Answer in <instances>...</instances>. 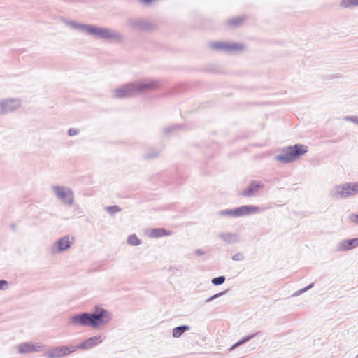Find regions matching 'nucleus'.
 I'll use <instances>...</instances> for the list:
<instances>
[{"mask_svg":"<svg viewBox=\"0 0 358 358\" xmlns=\"http://www.w3.org/2000/svg\"><path fill=\"white\" fill-rule=\"evenodd\" d=\"M127 242L134 246L139 245L141 243V239L136 234H131L128 236Z\"/></svg>","mask_w":358,"mask_h":358,"instance_id":"obj_19","label":"nucleus"},{"mask_svg":"<svg viewBox=\"0 0 358 358\" xmlns=\"http://www.w3.org/2000/svg\"><path fill=\"white\" fill-rule=\"evenodd\" d=\"M358 194V181L338 183L332 186L329 195L335 199H347Z\"/></svg>","mask_w":358,"mask_h":358,"instance_id":"obj_4","label":"nucleus"},{"mask_svg":"<svg viewBox=\"0 0 358 358\" xmlns=\"http://www.w3.org/2000/svg\"><path fill=\"white\" fill-rule=\"evenodd\" d=\"M106 210L110 214H115L120 211V208L117 206H108L106 208Z\"/></svg>","mask_w":358,"mask_h":358,"instance_id":"obj_24","label":"nucleus"},{"mask_svg":"<svg viewBox=\"0 0 358 358\" xmlns=\"http://www.w3.org/2000/svg\"><path fill=\"white\" fill-rule=\"evenodd\" d=\"M76 350L74 345L57 346L49 348L45 352V356L49 358H60L72 353Z\"/></svg>","mask_w":358,"mask_h":358,"instance_id":"obj_11","label":"nucleus"},{"mask_svg":"<svg viewBox=\"0 0 358 358\" xmlns=\"http://www.w3.org/2000/svg\"><path fill=\"white\" fill-rule=\"evenodd\" d=\"M83 33L97 37L101 38L106 39H118L120 38V34L115 31L101 27L99 26L85 24V27H83Z\"/></svg>","mask_w":358,"mask_h":358,"instance_id":"obj_6","label":"nucleus"},{"mask_svg":"<svg viewBox=\"0 0 358 358\" xmlns=\"http://www.w3.org/2000/svg\"><path fill=\"white\" fill-rule=\"evenodd\" d=\"M113 318V313L101 306H94L91 313L75 314L69 317V322L77 326H87L99 328L108 324Z\"/></svg>","mask_w":358,"mask_h":358,"instance_id":"obj_1","label":"nucleus"},{"mask_svg":"<svg viewBox=\"0 0 358 358\" xmlns=\"http://www.w3.org/2000/svg\"><path fill=\"white\" fill-rule=\"evenodd\" d=\"M85 24H82V23L78 22H75V21H71V22H68V25L70 27L75 29L76 30H78L80 32H83V27H85Z\"/></svg>","mask_w":358,"mask_h":358,"instance_id":"obj_20","label":"nucleus"},{"mask_svg":"<svg viewBox=\"0 0 358 358\" xmlns=\"http://www.w3.org/2000/svg\"><path fill=\"white\" fill-rule=\"evenodd\" d=\"M13 349L18 355H28L41 352L43 345L40 342L24 341L15 345Z\"/></svg>","mask_w":358,"mask_h":358,"instance_id":"obj_9","label":"nucleus"},{"mask_svg":"<svg viewBox=\"0 0 358 358\" xmlns=\"http://www.w3.org/2000/svg\"><path fill=\"white\" fill-rule=\"evenodd\" d=\"M7 285L6 282L0 281V289H4Z\"/></svg>","mask_w":358,"mask_h":358,"instance_id":"obj_29","label":"nucleus"},{"mask_svg":"<svg viewBox=\"0 0 358 358\" xmlns=\"http://www.w3.org/2000/svg\"><path fill=\"white\" fill-rule=\"evenodd\" d=\"M209 47L213 50L229 52H239L245 48L244 45L241 43L219 41L210 42Z\"/></svg>","mask_w":358,"mask_h":358,"instance_id":"obj_7","label":"nucleus"},{"mask_svg":"<svg viewBox=\"0 0 358 358\" xmlns=\"http://www.w3.org/2000/svg\"><path fill=\"white\" fill-rule=\"evenodd\" d=\"M22 106V100L17 97L0 98V115L12 113Z\"/></svg>","mask_w":358,"mask_h":358,"instance_id":"obj_8","label":"nucleus"},{"mask_svg":"<svg viewBox=\"0 0 358 358\" xmlns=\"http://www.w3.org/2000/svg\"><path fill=\"white\" fill-rule=\"evenodd\" d=\"M308 150V146L305 144L285 146L276 149L273 154V158L280 164H290L299 159Z\"/></svg>","mask_w":358,"mask_h":358,"instance_id":"obj_2","label":"nucleus"},{"mask_svg":"<svg viewBox=\"0 0 358 358\" xmlns=\"http://www.w3.org/2000/svg\"><path fill=\"white\" fill-rule=\"evenodd\" d=\"M225 281V277L224 276H219L217 278H214L212 279L211 282L214 285H220L224 282Z\"/></svg>","mask_w":358,"mask_h":358,"instance_id":"obj_23","label":"nucleus"},{"mask_svg":"<svg viewBox=\"0 0 358 358\" xmlns=\"http://www.w3.org/2000/svg\"><path fill=\"white\" fill-rule=\"evenodd\" d=\"M259 212V207L253 205L242 206L236 208L237 217L254 215Z\"/></svg>","mask_w":358,"mask_h":358,"instance_id":"obj_15","label":"nucleus"},{"mask_svg":"<svg viewBox=\"0 0 358 358\" xmlns=\"http://www.w3.org/2000/svg\"><path fill=\"white\" fill-rule=\"evenodd\" d=\"M348 220L350 222L358 224V213H352L348 216Z\"/></svg>","mask_w":358,"mask_h":358,"instance_id":"obj_25","label":"nucleus"},{"mask_svg":"<svg viewBox=\"0 0 358 358\" xmlns=\"http://www.w3.org/2000/svg\"><path fill=\"white\" fill-rule=\"evenodd\" d=\"M73 243V236L70 235L64 236L52 244L51 251L53 254H59L66 252L71 248Z\"/></svg>","mask_w":358,"mask_h":358,"instance_id":"obj_10","label":"nucleus"},{"mask_svg":"<svg viewBox=\"0 0 358 358\" xmlns=\"http://www.w3.org/2000/svg\"><path fill=\"white\" fill-rule=\"evenodd\" d=\"M50 191L54 197L62 204L67 206L74 204L75 194L71 187L61 184H55L50 187Z\"/></svg>","mask_w":358,"mask_h":358,"instance_id":"obj_5","label":"nucleus"},{"mask_svg":"<svg viewBox=\"0 0 358 358\" xmlns=\"http://www.w3.org/2000/svg\"><path fill=\"white\" fill-rule=\"evenodd\" d=\"M222 294V292H220V293H218V294H214L213 296H210L208 299V301H210L216 298H218L219 296H220Z\"/></svg>","mask_w":358,"mask_h":358,"instance_id":"obj_28","label":"nucleus"},{"mask_svg":"<svg viewBox=\"0 0 358 358\" xmlns=\"http://www.w3.org/2000/svg\"><path fill=\"white\" fill-rule=\"evenodd\" d=\"M263 187V184L259 181H254L249 185L248 187L245 188L241 193L244 196H250L255 193L257 192L259 189Z\"/></svg>","mask_w":358,"mask_h":358,"instance_id":"obj_16","label":"nucleus"},{"mask_svg":"<svg viewBox=\"0 0 358 358\" xmlns=\"http://www.w3.org/2000/svg\"><path fill=\"white\" fill-rule=\"evenodd\" d=\"M79 133L80 130L78 128H70L68 130V135L71 137L78 135Z\"/></svg>","mask_w":358,"mask_h":358,"instance_id":"obj_26","label":"nucleus"},{"mask_svg":"<svg viewBox=\"0 0 358 358\" xmlns=\"http://www.w3.org/2000/svg\"><path fill=\"white\" fill-rule=\"evenodd\" d=\"M358 247V238L352 239H345L340 241L336 245L338 251H349Z\"/></svg>","mask_w":358,"mask_h":358,"instance_id":"obj_13","label":"nucleus"},{"mask_svg":"<svg viewBox=\"0 0 358 358\" xmlns=\"http://www.w3.org/2000/svg\"><path fill=\"white\" fill-rule=\"evenodd\" d=\"M218 214L222 217H237L236 208L221 210L218 213Z\"/></svg>","mask_w":358,"mask_h":358,"instance_id":"obj_18","label":"nucleus"},{"mask_svg":"<svg viewBox=\"0 0 358 358\" xmlns=\"http://www.w3.org/2000/svg\"><path fill=\"white\" fill-rule=\"evenodd\" d=\"M103 341V336L99 334L86 339L76 347V349L89 350L102 343Z\"/></svg>","mask_w":358,"mask_h":358,"instance_id":"obj_12","label":"nucleus"},{"mask_svg":"<svg viewBox=\"0 0 358 358\" xmlns=\"http://www.w3.org/2000/svg\"><path fill=\"white\" fill-rule=\"evenodd\" d=\"M152 84L145 80L130 83L120 86L113 90V96L116 98H128L150 88Z\"/></svg>","mask_w":358,"mask_h":358,"instance_id":"obj_3","label":"nucleus"},{"mask_svg":"<svg viewBox=\"0 0 358 358\" xmlns=\"http://www.w3.org/2000/svg\"><path fill=\"white\" fill-rule=\"evenodd\" d=\"M250 339V337H246V338H244L243 340H241V341L238 342L237 343H236L233 348H236L243 343H244L245 342L248 341V340Z\"/></svg>","mask_w":358,"mask_h":358,"instance_id":"obj_27","label":"nucleus"},{"mask_svg":"<svg viewBox=\"0 0 358 358\" xmlns=\"http://www.w3.org/2000/svg\"><path fill=\"white\" fill-rule=\"evenodd\" d=\"M343 120L345 122H352L355 124L358 125V116L347 115L343 117Z\"/></svg>","mask_w":358,"mask_h":358,"instance_id":"obj_22","label":"nucleus"},{"mask_svg":"<svg viewBox=\"0 0 358 358\" xmlns=\"http://www.w3.org/2000/svg\"><path fill=\"white\" fill-rule=\"evenodd\" d=\"M172 231L164 228H150L145 230V234L150 238H161L169 236L172 234Z\"/></svg>","mask_w":358,"mask_h":358,"instance_id":"obj_14","label":"nucleus"},{"mask_svg":"<svg viewBox=\"0 0 358 358\" xmlns=\"http://www.w3.org/2000/svg\"><path fill=\"white\" fill-rule=\"evenodd\" d=\"M341 6L343 8H349L354 6L358 5V0H342Z\"/></svg>","mask_w":358,"mask_h":358,"instance_id":"obj_21","label":"nucleus"},{"mask_svg":"<svg viewBox=\"0 0 358 358\" xmlns=\"http://www.w3.org/2000/svg\"><path fill=\"white\" fill-rule=\"evenodd\" d=\"M190 329V327L188 325H182L177 327L172 330V336L174 338H180L182 334Z\"/></svg>","mask_w":358,"mask_h":358,"instance_id":"obj_17","label":"nucleus"}]
</instances>
